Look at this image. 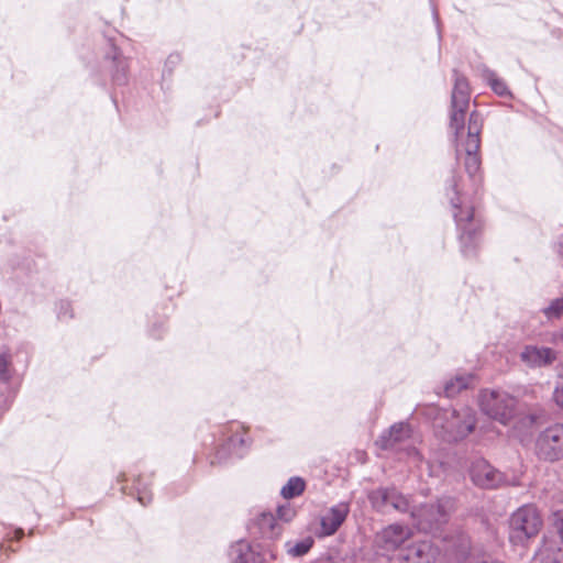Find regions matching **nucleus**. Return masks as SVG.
I'll return each mask as SVG.
<instances>
[{
    "instance_id": "obj_21",
    "label": "nucleus",
    "mask_w": 563,
    "mask_h": 563,
    "mask_svg": "<svg viewBox=\"0 0 563 563\" xmlns=\"http://www.w3.org/2000/svg\"><path fill=\"white\" fill-rule=\"evenodd\" d=\"M474 376L471 374L456 375L444 383V394L448 398L455 397L459 393L470 387Z\"/></svg>"
},
{
    "instance_id": "obj_13",
    "label": "nucleus",
    "mask_w": 563,
    "mask_h": 563,
    "mask_svg": "<svg viewBox=\"0 0 563 563\" xmlns=\"http://www.w3.org/2000/svg\"><path fill=\"white\" fill-rule=\"evenodd\" d=\"M350 514V504L340 501L331 506L320 516V526L317 536L320 538L333 536L345 521Z\"/></svg>"
},
{
    "instance_id": "obj_29",
    "label": "nucleus",
    "mask_w": 563,
    "mask_h": 563,
    "mask_svg": "<svg viewBox=\"0 0 563 563\" xmlns=\"http://www.w3.org/2000/svg\"><path fill=\"white\" fill-rule=\"evenodd\" d=\"M11 360L8 354L0 353V380L9 382L11 378L10 371Z\"/></svg>"
},
{
    "instance_id": "obj_31",
    "label": "nucleus",
    "mask_w": 563,
    "mask_h": 563,
    "mask_svg": "<svg viewBox=\"0 0 563 563\" xmlns=\"http://www.w3.org/2000/svg\"><path fill=\"white\" fill-rule=\"evenodd\" d=\"M11 399L0 393V412L7 411L11 406Z\"/></svg>"
},
{
    "instance_id": "obj_27",
    "label": "nucleus",
    "mask_w": 563,
    "mask_h": 563,
    "mask_svg": "<svg viewBox=\"0 0 563 563\" xmlns=\"http://www.w3.org/2000/svg\"><path fill=\"white\" fill-rule=\"evenodd\" d=\"M297 515V509L289 501L278 506L276 510V519L277 521H282L284 523L290 522Z\"/></svg>"
},
{
    "instance_id": "obj_8",
    "label": "nucleus",
    "mask_w": 563,
    "mask_h": 563,
    "mask_svg": "<svg viewBox=\"0 0 563 563\" xmlns=\"http://www.w3.org/2000/svg\"><path fill=\"white\" fill-rule=\"evenodd\" d=\"M536 454L545 462L563 460V423H553L539 432L536 439Z\"/></svg>"
},
{
    "instance_id": "obj_3",
    "label": "nucleus",
    "mask_w": 563,
    "mask_h": 563,
    "mask_svg": "<svg viewBox=\"0 0 563 563\" xmlns=\"http://www.w3.org/2000/svg\"><path fill=\"white\" fill-rule=\"evenodd\" d=\"M542 523L541 515L534 505H522L508 519L509 542L514 547H526L539 534Z\"/></svg>"
},
{
    "instance_id": "obj_12",
    "label": "nucleus",
    "mask_w": 563,
    "mask_h": 563,
    "mask_svg": "<svg viewBox=\"0 0 563 563\" xmlns=\"http://www.w3.org/2000/svg\"><path fill=\"white\" fill-rule=\"evenodd\" d=\"M411 537L410 528L391 523L383 528L375 537V545L383 553L399 551L402 544Z\"/></svg>"
},
{
    "instance_id": "obj_20",
    "label": "nucleus",
    "mask_w": 563,
    "mask_h": 563,
    "mask_svg": "<svg viewBox=\"0 0 563 563\" xmlns=\"http://www.w3.org/2000/svg\"><path fill=\"white\" fill-rule=\"evenodd\" d=\"M253 529H257V533L264 539H276L283 532L282 525L271 512H262L253 522Z\"/></svg>"
},
{
    "instance_id": "obj_2",
    "label": "nucleus",
    "mask_w": 563,
    "mask_h": 563,
    "mask_svg": "<svg viewBox=\"0 0 563 563\" xmlns=\"http://www.w3.org/2000/svg\"><path fill=\"white\" fill-rule=\"evenodd\" d=\"M431 411L434 432L445 442L462 441L475 430L476 411L471 407L432 408Z\"/></svg>"
},
{
    "instance_id": "obj_14",
    "label": "nucleus",
    "mask_w": 563,
    "mask_h": 563,
    "mask_svg": "<svg viewBox=\"0 0 563 563\" xmlns=\"http://www.w3.org/2000/svg\"><path fill=\"white\" fill-rule=\"evenodd\" d=\"M231 434L227 438L224 444L217 452L218 459L221 461L224 455H233L242 457L251 445V438L246 430L240 423H233L230 427Z\"/></svg>"
},
{
    "instance_id": "obj_34",
    "label": "nucleus",
    "mask_w": 563,
    "mask_h": 563,
    "mask_svg": "<svg viewBox=\"0 0 563 563\" xmlns=\"http://www.w3.org/2000/svg\"><path fill=\"white\" fill-rule=\"evenodd\" d=\"M118 483H123L126 481L125 473H120L117 477Z\"/></svg>"
},
{
    "instance_id": "obj_4",
    "label": "nucleus",
    "mask_w": 563,
    "mask_h": 563,
    "mask_svg": "<svg viewBox=\"0 0 563 563\" xmlns=\"http://www.w3.org/2000/svg\"><path fill=\"white\" fill-rule=\"evenodd\" d=\"M455 508V499L443 496L434 503H426L419 507L412 505L409 515L419 530L430 532L445 523Z\"/></svg>"
},
{
    "instance_id": "obj_9",
    "label": "nucleus",
    "mask_w": 563,
    "mask_h": 563,
    "mask_svg": "<svg viewBox=\"0 0 563 563\" xmlns=\"http://www.w3.org/2000/svg\"><path fill=\"white\" fill-rule=\"evenodd\" d=\"M482 120L476 112H472L468 119L467 136L461 147L465 152V170L468 176H475L481 170V157L478 151L481 147Z\"/></svg>"
},
{
    "instance_id": "obj_24",
    "label": "nucleus",
    "mask_w": 563,
    "mask_h": 563,
    "mask_svg": "<svg viewBox=\"0 0 563 563\" xmlns=\"http://www.w3.org/2000/svg\"><path fill=\"white\" fill-rule=\"evenodd\" d=\"M306 483L301 477L294 476L288 479L286 485L283 486L280 495L285 499L295 498L301 495L305 490Z\"/></svg>"
},
{
    "instance_id": "obj_39",
    "label": "nucleus",
    "mask_w": 563,
    "mask_h": 563,
    "mask_svg": "<svg viewBox=\"0 0 563 563\" xmlns=\"http://www.w3.org/2000/svg\"><path fill=\"white\" fill-rule=\"evenodd\" d=\"M120 489H121V492H122L123 494H126V487H125V486H122Z\"/></svg>"
},
{
    "instance_id": "obj_33",
    "label": "nucleus",
    "mask_w": 563,
    "mask_h": 563,
    "mask_svg": "<svg viewBox=\"0 0 563 563\" xmlns=\"http://www.w3.org/2000/svg\"><path fill=\"white\" fill-rule=\"evenodd\" d=\"M23 536H24L23 529L18 528V529L14 530V538L16 540H21L23 538Z\"/></svg>"
},
{
    "instance_id": "obj_25",
    "label": "nucleus",
    "mask_w": 563,
    "mask_h": 563,
    "mask_svg": "<svg viewBox=\"0 0 563 563\" xmlns=\"http://www.w3.org/2000/svg\"><path fill=\"white\" fill-rule=\"evenodd\" d=\"M148 487L150 484L147 482H144L141 475L134 478L132 494L135 493L137 501L143 506H146L152 501V494Z\"/></svg>"
},
{
    "instance_id": "obj_32",
    "label": "nucleus",
    "mask_w": 563,
    "mask_h": 563,
    "mask_svg": "<svg viewBox=\"0 0 563 563\" xmlns=\"http://www.w3.org/2000/svg\"><path fill=\"white\" fill-rule=\"evenodd\" d=\"M556 251L559 256L563 260V236L556 242Z\"/></svg>"
},
{
    "instance_id": "obj_16",
    "label": "nucleus",
    "mask_w": 563,
    "mask_h": 563,
    "mask_svg": "<svg viewBox=\"0 0 563 563\" xmlns=\"http://www.w3.org/2000/svg\"><path fill=\"white\" fill-rule=\"evenodd\" d=\"M558 357L556 352L548 346L525 345L519 354L520 361L531 368L551 365Z\"/></svg>"
},
{
    "instance_id": "obj_38",
    "label": "nucleus",
    "mask_w": 563,
    "mask_h": 563,
    "mask_svg": "<svg viewBox=\"0 0 563 563\" xmlns=\"http://www.w3.org/2000/svg\"><path fill=\"white\" fill-rule=\"evenodd\" d=\"M151 335L154 336V338H159L161 335L158 333L155 332V329H151Z\"/></svg>"
},
{
    "instance_id": "obj_23",
    "label": "nucleus",
    "mask_w": 563,
    "mask_h": 563,
    "mask_svg": "<svg viewBox=\"0 0 563 563\" xmlns=\"http://www.w3.org/2000/svg\"><path fill=\"white\" fill-rule=\"evenodd\" d=\"M314 544V539L312 537H306L299 541L292 542L287 541L285 543V550L288 555L292 558H301L306 555Z\"/></svg>"
},
{
    "instance_id": "obj_1",
    "label": "nucleus",
    "mask_w": 563,
    "mask_h": 563,
    "mask_svg": "<svg viewBox=\"0 0 563 563\" xmlns=\"http://www.w3.org/2000/svg\"><path fill=\"white\" fill-rule=\"evenodd\" d=\"M481 187V178H449L445 186L460 250L465 257H475L483 242L485 221L476 211Z\"/></svg>"
},
{
    "instance_id": "obj_17",
    "label": "nucleus",
    "mask_w": 563,
    "mask_h": 563,
    "mask_svg": "<svg viewBox=\"0 0 563 563\" xmlns=\"http://www.w3.org/2000/svg\"><path fill=\"white\" fill-rule=\"evenodd\" d=\"M553 528L561 545L555 553L552 542L545 539L540 550V563H563V510L561 509L553 512Z\"/></svg>"
},
{
    "instance_id": "obj_5",
    "label": "nucleus",
    "mask_w": 563,
    "mask_h": 563,
    "mask_svg": "<svg viewBox=\"0 0 563 563\" xmlns=\"http://www.w3.org/2000/svg\"><path fill=\"white\" fill-rule=\"evenodd\" d=\"M518 400L503 389H483L478 405L484 415L507 426L515 418Z\"/></svg>"
},
{
    "instance_id": "obj_18",
    "label": "nucleus",
    "mask_w": 563,
    "mask_h": 563,
    "mask_svg": "<svg viewBox=\"0 0 563 563\" xmlns=\"http://www.w3.org/2000/svg\"><path fill=\"white\" fill-rule=\"evenodd\" d=\"M411 434L412 430L408 422H396L379 435L377 444L383 450H399Z\"/></svg>"
},
{
    "instance_id": "obj_28",
    "label": "nucleus",
    "mask_w": 563,
    "mask_h": 563,
    "mask_svg": "<svg viewBox=\"0 0 563 563\" xmlns=\"http://www.w3.org/2000/svg\"><path fill=\"white\" fill-rule=\"evenodd\" d=\"M55 311L58 320L68 321L73 318V307L70 301L62 299L56 302Z\"/></svg>"
},
{
    "instance_id": "obj_11",
    "label": "nucleus",
    "mask_w": 563,
    "mask_h": 563,
    "mask_svg": "<svg viewBox=\"0 0 563 563\" xmlns=\"http://www.w3.org/2000/svg\"><path fill=\"white\" fill-rule=\"evenodd\" d=\"M440 551L429 540L413 541L401 549L397 553L399 563H433Z\"/></svg>"
},
{
    "instance_id": "obj_36",
    "label": "nucleus",
    "mask_w": 563,
    "mask_h": 563,
    "mask_svg": "<svg viewBox=\"0 0 563 563\" xmlns=\"http://www.w3.org/2000/svg\"><path fill=\"white\" fill-rule=\"evenodd\" d=\"M408 454L409 455H415V456L419 455L418 451L415 448H410L409 451H408Z\"/></svg>"
},
{
    "instance_id": "obj_30",
    "label": "nucleus",
    "mask_w": 563,
    "mask_h": 563,
    "mask_svg": "<svg viewBox=\"0 0 563 563\" xmlns=\"http://www.w3.org/2000/svg\"><path fill=\"white\" fill-rule=\"evenodd\" d=\"M553 400L561 409H563V380L561 379L556 382L553 391Z\"/></svg>"
},
{
    "instance_id": "obj_15",
    "label": "nucleus",
    "mask_w": 563,
    "mask_h": 563,
    "mask_svg": "<svg viewBox=\"0 0 563 563\" xmlns=\"http://www.w3.org/2000/svg\"><path fill=\"white\" fill-rule=\"evenodd\" d=\"M228 558L230 563H266L265 553L262 548L244 539L230 545Z\"/></svg>"
},
{
    "instance_id": "obj_26",
    "label": "nucleus",
    "mask_w": 563,
    "mask_h": 563,
    "mask_svg": "<svg viewBox=\"0 0 563 563\" xmlns=\"http://www.w3.org/2000/svg\"><path fill=\"white\" fill-rule=\"evenodd\" d=\"M541 311L550 321L561 319L563 317V297L551 300Z\"/></svg>"
},
{
    "instance_id": "obj_37",
    "label": "nucleus",
    "mask_w": 563,
    "mask_h": 563,
    "mask_svg": "<svg viewBox=\"0 0 563 563\" xmlns=\"http://www.w3.org/2000/svg\"><path fill=\"white\" fill-rule=\"evenodd\" d=\"M559 379L563 380V364L559 369Z\"/></svg>"
},
{
    "instance_id": "obj_19",
    "label": "nucleus",
    "mask_w": 563,
    "mask_h": 563,
    "mask_svg": "<svg viewBox=\"0 0 563 563\" xmlns=\"http://www.w3.org/2000/svg\"><path fill=\"white\" fill-rule=\"evenodd\" d=\"M107 58L111 62V77L115 85L122 86L128 82V60L120 49L111 44Z\"/></svg>"
},
{
    "instance_id": "obj_7",
    "label": "nucleus",
    "mask_w": 563,
    "mask_h": 563,
    "mask_svg": "<svg viewBox=\"0 0 563 563\" xmlns=\"http://www.w3.org/2000/svg\"><path fill=\"white\" fill-rule=\"evenodd\" d=\"M367 498L378 512L387 514L395 510L399 514H409L411 511V498L396 487H378L371 490Z\"/></svg>"
},
{
    "instance_id": "obj_22",
    "label": "nucleus",
    "mask_w": 563,
    "mask_h": 563,
    "mask_svg": "<svg viewBox=\"0 0 563 563\" xmlns=\"http://www.w3.org/2000/svg\"><path fill=\"white\" fill-rule=\"evenodd\" d=\"M483 76L496 95L504 98L511 97V91L509 90L506 81L503 78H499L494 70L485 69Z\"/></svg>"
},
{
    "instance_id": "obj_10",
    "label": "nucleus",
    "mask_w": 563,
    "mask_h": 563,
    "mask_svg": "<svg viewBox=\"0 0 563 563\" xmlns=\"http://www.w3.org/2000/svg\"><path fill=\"white\" fill-rule=\"evenodd\" d=\"M473 484L484 489H495L506 484V476L486 460H475L470 468Z\"/></svg>"
},
{
    "instance_id": "obj_6",
    "label": "nucleus",
    "mask_w": 563,
    "mask_h": 563,
    "mask_svg": "<svg viewBox=\"0 0 563 563\" xmlns=\"http://www.w3.org/2000/svg\"><path fill=\"white\" fill-rule=\"evenodd\" d=\"M454 86L451 95L450 128L459 137L464 131L465 114L468 110L471 88L467 78L457 69L453 70Z\"/></svg>"
},
{
    "instance_id": "obj_35",
    "label": "nucleus",
    "mask_w": 563,
    "mask_h": 563,
    "mask_svg": "<svg viewBox=\"0 0 563 563\" xmlns=\"http://www.w3.org/2000/svg\"><path fill=\"white\" fill-rule=\"evenodd\" d=\"M476 563H505L503 561H499V560H482V561H478Z\"/></svg>"
}]
</instances>
